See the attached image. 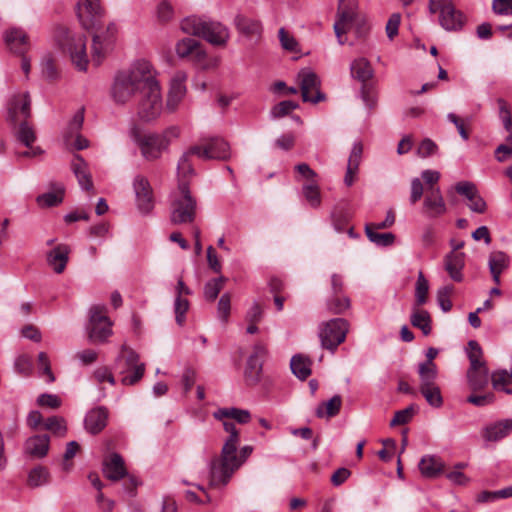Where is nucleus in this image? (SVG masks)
<instances>
[{
	"instance_id": "1",
	"label": "nucleus",
	"mask_w": 512,
	"mask_h": 512,
	"mask_svg": "<svg viewBox=\"0 0 512 512\" xmlns=\"http://www.w3.org/2000/svg\"><path fill=\"white\" fill-rule=\"evenodd\" d=\"M76 15L84 29L96 30L93 35L92 58L99 65L111 49L116 26L114 23H109L105 31H100L105 17L101 0H80L76 4Z\"/></svg>"
},
{
	"instance_id": "2",
	"label": "nucleus",
	"mask_w": 512,
	"mask_h": 512,
	"mask_svg": "<svg viewBox=\"0 0 512 512\" xmlns=\"http://www.w3.org/2000/svg\"><path fill=\"white\" fill-rule=\"evenodd\" d=\"M155 78L148 61H137L127 71L119 72L111 88V95L117 104H125L136 94L143 92Z\"/></svg>"
},
{
	"instance_id": "3",
	"label": "nucleus",
	"mask_w": 512,
	"mask_h": 512,
	"mask_svg": "<svg viewBox=\"0 0 512 512\" xmlns=\"http://www.w3.org/2000/svg\"><path fill=\"white\" fill-rule=\"evenodd\" d=\"M181 29L184 33L202 37L214 46H225L230 38L229 29L222 23L197 16L183 19Z\"/></svg>"
},
{
	"instance_id": "4",
	"label": "nucleus",
	"mask_w": 512,
	"mask_h": 512,
	"mask_svg": "<svg viewBox=\"0 0 512 512\" xmlns=\"http://www.w3.org/2000/svg\"><path fill=\"white\" fill-rule=\"evenodd\" d=\"M238 443H224L219 458H214L210 463V485H226L233 473L243 464L241 458L237 456Z\"/></svg>"
},
{
	"instance_id": "5",
	"label": "nucleus",
	"mask_w": 512,
	"mask_h": 512,
	"mask_svg": "<svg viewBox=\"0 0 512 512\" xmlns=\"http://www.w3.org/2000/svg\"><path fill=\"white\" fill-rule=\"evenodd\" d=\"M58 46L69 53L72 62L80 71H85L88 65L86 54V37L80 33H73L65 26H57L54 33Z\"/></svg>"
},
{
	"instance_id": "6",
	"label": "nucleus",
	"mask_w": 512,
	"mask_h": 512,
	"mask_svg": "<svg viewBox=\"0 0 512 512\" xmlns=\"http://www.w3.org/2000/svg\"><path fill=\"white\" fill-rule=\"evenodd\" d=\"M197 202L191 195L188 182L181 181L178 191L174 193L171 208L170 221L174 225L192 223L196 217Z\"/></svg>"
},
{
	"instance_id": "7",
	"label": "nucleus",
	"mask_w": 512,
	"mask_h": 512,
	"mask_svg": "<svg viewBox=\"0 0 512 512\" xmlns=\"http://www.w3.org/2000/svg\"><path fill=\"white\" fill-rule=\"evenodd\" d=\"M129 135L147 161L158 160L168 151L167 142L160 138L159 133H143L137 125H133Z\"/></svg>"
},
{
	"instance_id": "8",
	"label": "nucleus",
	"mask_w": 512,
	"mask_h": 512,
	"mask_svg": "<svg viewBox=\"0 0 512 512\" xmlns=\"http://www.w3.org/2000/svg\"><path fill=\"white\" fill-rule=\"evenodd\" d=\"M163 109L162 95L158 81L153 79L143 90L137 105V116L143 122L157 119Z\"/></svg>"
},
{
	"instance_id": "9",
	"label": "nucleus",
	"mask_w": 512,
	"mask_h": 512,
	"mask_svg": "<svg viewBox=\"0 0 512 512\" xmlns=\"http://www.w3.org/2000/svg\"><path fill=\"white\" fill-rule=\"evenodd\" d=\"M428 9L431 14H439V24L446 31H459L465 24L464 14L452 0H429Z\"/></svg>"
},
{
	"instance_id": "10",
	"label": "nucleus",
	"mask_w": 512,
	"mask_h": 512,
	"mask_svg": "<svg viewBox=\"0 0 512 512\" xmlns=\"http://www.w3.org/2000/svg\"><path fill=\"white\" fill-rule=\"evenodd\" d=\"M115 368L120 374L133 370V374L126 375L121 379L123 385L136 384L143 377L145 372V365L144 363H139L138 354L126 345L122 346L121 352L115 360Z\"/></svg>"
},
{
	"instance_id": "11",
	"label": "nucleus",
	"mask_w": 512,
	"mask_h": 512,
	"mask_svg": "<svg viewBox=\"0 0 512 512\" xmlns=\"http://www.w3.org/2000/svg\"><path fill=\"white\" fill-rule=\"evenodd\" d=\"M348 329L349 323L343 318H335L322 323L319 327L322 348L334 352L345 341Z\"/></svg>"
},
{
	"instance_id": "12",
	"label": "nucleus",
	"mask_w": 512,
	"mask_h": 512,
	"mask_svg": "<svg viewBox=\"0 0 512 512\" xmlns=\"http://www.w3.org/2000/svg\"><path fill=\"white\" fill-rule=\"evenodd\" d=\"M112 323L106 316V307L96 305L90 309V319L87 325L88 338L92 343H104L112 334Z\"/></svg>"
},
{
	"instance_id": "13",
	"label": "nucleus",
	"mask_w": 512,
	"mask_h": 512,
	"mask_svg": "<svg viewBox=\"0 0 512 512\" xmlns=\"http://www.w3.org/2000/svg\"><path fill=\"white\" fill-rule=\"evenodd\" d=\"M357 0H339L337 9V20L334 23V32L338 39V43H345L342 35L345 34L352 26L357 17Z\"/></svg>"
},
{
	"instance_id": "14",
	"label": "nucleus",
	"mask_w": 512,
	"mask_h": 512,
	"mask_svg": "<svg viewBox=\"0 0 512 512\" xmlns=\"http://www.w3.org/2000/svg\"><path fill=\"white\" fill-rule=\"evenodd\" d=\"M297 80L304 102L316 104L325 100V94L320 91L321 81L315 72L307 68L302 69L297 75Z\"/></svg>"
},
{
	"instance_id": "15",
	"label": "nucleus",
	"mask_w": 512,
	"mask_h": 512,
	"mask_svg": "<svg viewBox=\"0 0 512 512\" xmlns=\"http://www.w3.org/2000/svg\"><path fill=\"white\" fill-rule=\"evenodd\" d=\"M191 152L203 160H227L230 157L229 144L218 137L206 140L201 145L192 146Z\"/></svg>"
},
{
	"instance_id": "16",
	"label": "nucleus",
	"mask_w": 512,
	"mask_h": 512,
	"mask_svg": "<svg viewBox=\"0 0 512 512\" xmlns=\"http://www.w3.org/2000/svg\"><path fill=\"white\" fill-rule=\"evenodd\" d=\"M133 189L138 210L144 215L149 214L154 208V196L148 179L137 175L133 181Z\"/></svg>"
},
{
	"instance_id": "17",
	"label": "nucleus",
	"mask_w": 512,
	"mask_h": 512,
	"mask_svg": "<svg viewBox=\"0 0 512 512\" xmlns=\"http://www.w3.org/2000/svg\"><path fill=\"white\" fill-rule=\"evenodd\" d=\"M31 117V99L27 92L14 95L8 102L7 120L12 125Z\"/></svg>"
},
{
	"instance_id": "18",
	"label": "nucleus",
	"mask_w": 512,
	"mask_h": 512,
	"mask_svg": "<svg viewBox=\"0 0 512 512\" xmlns=\"http://www.w3.org/2000/svg\"><path fill=\"white\" fill-rule=\"evenodd\" d=\"M267 349L261 344L257 343L253 347L252 354L248 357L244 377L248 385H255L260 381L262 373V361L266 356Z\"/></svg>"
},
{
	"instance_id": "19",
	"label": "nucleus",
	"mask_w": 512,
	"mask_h": 512,
	"mask_svg": "<svg viewBox=\"0 0 512 512\" xmlns=\"http://www.w3.org/2000/svg\"><path fill=\"white\" fill-rule=\"evenodd\" d=\"M422 212L429 218H437L446 212V204L439 187L426 188Z\"/></svg>"
},
{
	"instance_id": "20",
	"label": "nucleus",
	"mask_w": 512,
	"mask_h": 512,
	"mask_svg": "<svg viewBox=\"0 0 512 512\" xmlns=\"http://www.w3.org/2000/svg\"><path fill=\"white\" fill-rule=\"evenodd\" d=\"M50 437L47 434L33 435L24 443V454L33 459L44 458L49 451Z\"/></svg>"
},
{
	"instance_id": "21",
	"label": "nucleus",
	"mask_w": 512,
	"mask_h": 512,
	"mask_svg": "<svg viewBox=\"0 0 512 512\" xmlns=\"http://www.w3.org/2000/svg\"><path fill=\"white\" fill-rule=\"evenodd\" d=\"M238 33L248 39H259L262 34V24L259 20L238 14L234 19Z\"/></svg>"
},
{
	"instance_id": "22",
	"label": "nucleus",
	"mask_w": 512,
	"mask_h": 512,
	"mask_svg": "<svg viewBox=\"0 0 512 512\" xmlns=\"http://www.w3.org/2000/svg\"><path fill=\"white\" fill-rule=\"evenodd\" d=\"M107 421L108 410L106 407L93 408L85 416V429L93 435L98 434L106 427Z\"/></svg>"
},
{
	"instance_id": "23",
	"label": "nucleus",
	"mask_w": 512,
	"mask_h": 512,
	"mask_svg": "<svg viewBox=\"0 0 512 512\" xmlns=\"http://www.w3.org/2000/svg\"><path fill=\"white\" fill-rule=\"evenodd\" d=\"M103 473L106 478L118 481L127 475L124 460L118 453L110 454L103 462Z\"/></svg>"
},
{
	"instance_id": "24",
	"label": "nucleus",
	"mask_w": 512,
	"mask_h": 512,
	"mask_svg": "<svg viewBox=\"0 0 512 512\" xmlns=\"http://www.w3.org/2000/svg\"><path fill=\"white\" fill-rule=\"evenodd\" d=\"M69 253L70 249L65 244H59L47 253V263L55 273L61 274L65 270Z\"/></svg>"
},
{
	"instance_id": "25",
	"label": "nucleus",
	"mask_w": 512,
	"mask_h": 512,
	"mask_svg": "<svg viewBox=\"0 0 512 512\" xmlns=\"http://www.w3.org/2000/svg\"><path fill=\"white\" fill-rule=\"evenodd\" d=\"M445 270L450 278L456 282L463 280L462 270L465 265V254L452 251L444 259Z\"/></svg>"
},
{
	"instance_id": "26",
	"label": "nucleus",
	"mask_w": 512,
	"mask_h": 512,
	"mask_svg": "<svg viewBox=\"0 0 512 512\" xmlns=\"http://www.w3.org/2000/svg\"><path fill=\"white\" fill-rule=\"evenodd\" d=\"M71 168L78 180L79 185L82 187V189H85V190L93 189V182H92L91 173L88 169V164L80 155L74 156L72 163H71Z\"/></svg>"
},
{
	"instance_id": "27",
	"label": "nucleus",
	"mask_w": 512,
	"mask_h": 512,
	"mask_svg": "<svg viewBox=\"0 0 512 512\" xmlns=\"http://www.w3.org/2000/svg\"><path fill=\"white\" fill-rule=\"evenodd\" d=\"M490 376L487 365L483 367H469L467 370V381L470 389L474 392L483 390L487 387Z\"/></svg>"
},
{
	"instance_id": "28",
	"label": "nucleus",
	"mask_w": 512,
	"mask_h": 512,
	"mask_svg": "<svg viewBox=\"0 0 512 512\" xmlns=\"http://www.w3.org/2000/svg\"><path fill=\"white\" fill-rule=\"evenodd\" d=\"M512 431V419H505L491 425L483 430V438L489 442H496L506 437Z\"/></svg>"
},
{
	"instance_id": "29",
	"label": "nucleus",
	"mask_w": 512,
	"mask_h": 512,
	"mask_svg": "<svg viewBox=\"0 0 512 512\" xmlns=\"http://www.w3.org/2000/svg\"><path fill=\"white\" fill-rule=\"evenodd\" d=\"M351 75L354 79L361 82V84L369 83L374 76V70L370 62L363 57L355 59L350 65Z\"/></svg>"
},
{
	"instance_id": "30",
	"label": "nucleus",
	"mask_w": 512,
	"mask_h": 512,
	"mask_svg": "<svg viewBox=\"0 0 512 512\" xmlns=\"http://www.w3.org/2000/svg\"><path fill=\"white\" fill-rule=\"evenodd\" d=\"M488 266L493 281L500 284V275L509 266V257L502 251H494L489 255Z\"/></svg>"
},
{
	"instance_id": "31",
	"label": "nucleus",
	"mask_w": 512,
	"mask_h": 512,
	"mask_svg": "<svg viewBox=\"0 0 512 512\" xmlns=\"http://www.w3.org/2000/svg\"><path fill=\"white\" fill-rule=\"evenodd\" d=\"M186 94V87L184 85V77H175L171 82V87L168 93L166 107L169 111L173 112L178 107Z\"/></svg>"
},
{
	"instance_id": "32",
	"label": "nucleus",
	"mask_w": 512,
	"mask_h": 512,
	"mask_svg": "<svg viewBox=\"0 0 512 512\" xmlns=\"http://www.w3.org/2000/svg\"><path fill=\"white\" fill-rule=\"evenodd\" d=\"M5 41L14 53L22 55L27 49L28 36L22 29L13 28L5 33Z\"/></svg>"
},
{
	"instance_id": "33",
	"label": "nucleus",
	"mask_w": 512,
	"mask_h": 512,
	"mask_svg": "<svg viewBox=\"0 0 512 512\" xmlns=\"http://www.w3.org/2000/svg\"><path fill=\"white\" fill-rule=\"evenodd\" d=\"M410 322L414 327L420 329L425 336L431 333V316L428 311L421 309V306H412Z\"/></svg>"
},
{
	"instance_id": "34",
	"label": "nucleus",
	"mask_w": 512,
	"mask_h": 512,
	"mask_svg": "<svg viewBox=\"0 0 512 512\" xmlns=\"http://www.w3.org/2000/svg\"><path fill=\"white\" fill-rule=\"evenodd\" d=\"M65 189L62 184H53V190L42 195L36 199L40 207H53L62 203L64 198Z\"/></svg>"
},
{
	"instance_id": "35",
	"label": "nucleus",
	"mask_w": 512,
	"mask_h": 512,
	"mask_svg": "<svg viewBox=\"0 0 512 512\" xmlns=\"http://www.w3.org/2000/svg\"><path fill=\"white\" fill-rule=\"evenodd\" d=\"M213 415L218 420L233 419L240 424H246L251 420L250 412L239 408H220Z\"/></svg>"
},
{
	"instance_id": "36",
	"label": "nucleus",
	"mask_w": 512,
	"mask_h": 512,
	"mask_svg": "<svg viewBox=\"0 0 512 512\" xmlns=\"http://www.w3.org/2000/svg\"><path fill=\"white\" fill-rule=\"evenodd\" d=\"M444 464L435 456H424L419 462V469L427 478L437 477L443 470Z\"/></svg>"
},
{
	"instance_id": "37",
	"label": "nucleus",
	"mask_w": 512,
	"mask_h": 512,
	"mask_svg": "<svg viewBox=\"0 0 512 512\" xmlns=\"http://www.w3.org/2000/svg\"><path fill=\"white\" fill-rule=\"evenodd\" d=\"M342 406V398L339 395L333 396L326 402L320 404L316 409V416L318 418H332L336 416L341 409Z\"/></svg>"
},
{
	"instance_id": "38",
	"label": "nucleus",
	"mask_w": 512,
	"mask_h": 512,
	"mask_svg": "<svg viewBox=\"0 0 512 512\" xmlns=\"http://www.w3.org/2000/svg\"><path fill=\"white\" fill-rule=\"evenodd\" d=\"M17 124L19 125L18 128L15 127L16 139L26 147H31L36 140V134L33 127L30 125L28 120H23Z\"/></svg>"
},
{
	"instance_id": "39",
	"label": "nucleus",
	"mask_w": 512,
	"mask_h": 512,
	"mask_svg": "<svg viewBox=\"0 0 512 512\" xmlns=\"http://www.w3.org/2000/svg\"><path fill=\"white\" fill-rule=\"evenodd\" d=\"M378 229L365 225V233L367 238L377 246L387 247L391 246L395 241V235L391 232L378 233Z\"/></svg>"
},
{
	"instance_id": "40",
	"label": "nucleus",
	"mask_w": 512,
	"mask_h": 512,
	"mask_svg": "<svg viewBox=\"0 0 512 512\" xmlns=\"http://www.w3.org/2000/svg\"><path fill=\"white\" fill-rule=\"evenodd\" d=\"M310 361L302 355L292 357L290 367L295 376L301 380H305L311 374Z\"/></svg>"
},
{
	"instance_id": "41",
	"label": "nucleus",
	"mask_w": 512,
	"mask_h": 512,
	"mask_svg": "<svg viewBox=\"0 0 512 512\" xmlns=\"http://www.w3.org/2000/svg\"><path fill=\"white\" fill-rule=\"evenodd\" d=\"M429 283L422 271L418 272L415 285V301L412 306H422L428 300Z\"/></svg>"
},
{
	"instance_id": "42",
	"label": "nucleus",
	"mask_w": 512,
	"mask_h": 512,
	"mask_svg": "<svg viewBox=\"0 0 512 512\" xmlns=\"http://www.w3.org/2000/svg\"><path fill=\"white\" fill-rule=\"evenodd\" d=\"M327 309L333 314H342L351 306L350 299L344 294H333L326 302Z\"/></svg>"
},
{
	"instance_id": "43",
	"label": "nucleus",
	"mask_w": 512,
	"mask_h": 512,
	"mask_svg": "<svg viewBox=\"0 0 512 512\" xmlns=\"http://www.w3.org/2000/svg\"><path fill=\"white\" fill-rule=\"evenodd\" d=\"M418 374L420 379L419 389L437 386L438 369L437 367H429L418 365Z\"/></svg>"
},
{
	"instance_id": "44",
	"label": "nucleus",
	"mask_w": 512,
	"mask_h": 512,
	"mask_svg": "<svg viewBox=\"0 0 512 512\" xmlns=\"http://www.w3.org/2000/svg\"><path fill=\"white\" fill-rule=\"evenodd\" d=\"M195 155V153L191 152V147L183 153L181 158L179 159L177 171L179 177V183L181 181L187 182V178L194 174V169L191 163V156Z\"/></svg>"
},
{
	"instance_id": "45",
	"label": "nucleus",
	"mask_w": 512,
	"mask_h": 512,
	"mask_svg": "<svg viewBox=\"0 0 512 512\" xmlns=\"http://www.w3.org/2000/svg\"><path fill=\"white\" fill-rule=\"evenodd\" d=\"M49 480L50 473L48 469L44 466L39 465L29 472L27 484L32 488H36L47 484Z\"/></svg>"
},
{
	"instance_id": "46",
	"label": "nucleus",
	"mask_w": 512,
	"mask_h": 512,
	"mask_svg": "<svg viewBox=\"0 0 512 512\" xmlns=\"http://www.w3.org/2000/svg\"><path fill=\"white\" fill-rule=\"evenodd\" d=\"M303 195L309 205L318 208L321 204L320 189L317 182L306 183L302 187Z\"/></svg>"
},
{
	"instance_id": "47",
	"label": "nucleus",
	"mask_w": 512,
	"mask_h": 512,
	"mask_svg": "<svg viewBox=\"0 0 512 512\" xmlns=\"http://www.w3.org/2000/svg\"><path fill=\"white\" fill-rule=\"evenodd\" d=\"M226 278L220 276L208 281L204 286V297L207 301H214L223 289Z\"/></svg>"
},
{
	"instance_id": "48",
	"label": "nucleus",
	"mask_w": 512,
	"mask_h": 512,
	"mask_svg": "<svg viewBox=\"0 0 512 512\" xmlns=\"http://www.w3.org/2000/svg\"><path fill=\"white\" fill-rule=\"evenodd\" d=\"M468 359L470 362V367H483L486 365V362L483 360V351L480 345L475 340H470L468 342Z\"/></svg>"
},
{
	"instance_id": "49",
	"label": "nucleus",
	"mask_w": 512,
	"mask_h": 512,
	"mask_svg": "<svg viewBox=\"0 0 512 512\" xmlns=\"http://www.w3.org/2000/svg\"><path fill=\"white\" fill-rule=\"evenodd\" d=\"M419 390L430 406L434 408H439L443 405V397L441 395V390L438 385L430 386L428 388H421Z\"/></svg>"
},
{
	"instance_id": "50",
	"label": "nucleus",
	"mask_w": 512,
	"mask_h": 512,
	"mask_svg": "<svg viewBox=\"0 0 512 512\" xmlns=\"http://www.w3.org/2000/svg\"><path fill=\"white\" fill-rule=\"evenodd\" d=\"M190 60L203 69H208L217 65L216 59H208L207 53L200 43H198L197 47L193 51Z\"/></svg>"
},
{
	"instance_id": "51",
	"label": "nucleus",
	"mask_w": 512,
	"mask_h": 512,
	"mask_svg": "<svg viewBox=\"0 0 512 512\" xmlns=\"http://www.w3.org/2000/svg\"><path fill=\"white\" fill-rule=\"evenodd\" d=\"M490 379L495 390L503 391L505 393L506 390H511L510 388H507V385L512 383V381H510V377L508 376V370H496L492 372Z\"/></svg>"
},
{
	"instance_id": "52",
	"label": "nucleus",
	"mask_w": 512,
	"mask_h": 512,
	"mask_svg": "<svg viewBox=\"0 0 512 512\" xmlns=\"http://www.w3.org/2000/svg\"><path fill=\"white\" fill-rule=\"evenodd\" d=\"M84 121V110L80 109L75 113L73 118L68 124L67 132L65 133V141L66 143L70 142V138H74V134H78L80 129L82 128Z\"/></svg>"
},
{
	"instance_id": "53",
	"label": "nucleus",
	"mask_w": 512,
	"mask_h": 512,
	"mask_svg": "<svg viewBox=\"0 0 512 512\" xmlns=\"http://www.w3.org/2000/svg\"><path fill=\"white\" fill-rule=\"evenodd\" d=\"M454 288L452 285H446L438 289L437 291V302L443 312H449L452 309V302L450 296L452 295Z\"/></svg>"
},
{
	"instance_id": "54",
	"label": "nucleus",
	"mask_w": 512,
	"mask_h": 512,
	"mask_svg": "<svg viewBox=\"0 0 512 512\" xmlns=\"http://www.w3.org/2000/svg\"><path fill=\"white\" fill-rule=\"evenodd\" d=\"M44 428L46 430L53 432L54 434H56L60 437L64 436L67 431V427H66L64 418L59 417V416L49 417L44 422Z\"/></svg>"
},
{
	"instance_id": "55",
	"label": "nucleus",
	"mask_w": 512,
	"mask_h": 512,
	"mask_svg": "<svg viewBox=\"0 0 512 512\" xmlns=\"http://www.w3.org/2000/svg\"><path fill=\"white\" fill-rule=\"evenodd\" d=\"M299 105L291 100L281 101L271 109V116L273 118H281L290 114L293 110L297 109Z\"/></svg>"
},
{
	"instance_id": "56",
	"label": "nucleus",
	"mask_w": 512,
	"mask_h": 512,
	"mask_svg": "<svg viewBox=\"0 0 512 512\" xmlns=\"http://www.w3.org/2000/svg\"><path fill=\"white\" fill-rule=\"evenodd\" d=\"M198 41L192 38H184L176 45V53L180 58L191 57L198 45Z\"/></svg>"
},
{
	"instance_id": "57",
	"label": "nucleus",
	"mask_w": 512,
	"mask_h": 512,
	"mask_svg": "<svg viewBox=\"0 0 512 512\" xmlns=\"http://www.w3.org/2000/svg\"><path fill=\"white\" fill-rule=\"evenodd\" d=\"M189 309V302L187 299L176 296L174 302L175 320L179 326L185 323V314Z\"/></svg>"
},
{
	"instance_id": "58",
	"label": "nucleus",
	"mask_w": 512,
	"mask_h": 512,
	"mask_svg": "<svg viewBox=\"0 0 512 512\" xmlns=\"http://www.w3.org/2000/svg\"><path fill=\"white\" fill-rule=\"evenodd\" d=\"M361 99L365 103V105L372 109L376 106L377 98L375 93V88L372 84L367 83L361 85L360 89Z\"/></svg>"
},
{
	"instance_id": "59",
	"label": "nucleus",
	"mask_w": 512,
	"mask_h": 512,
	"mask_svg": "<svg viewBox=\"0 0 512 512\" xmlns=\"http://www.w3.org/2000/svg\"><path fill=\"white\" fill-rule=\"evenodd\" d=\"M437 151L438 145L432 139L425 138L419 144L416 153L421 158H427L436 154Z\"/></svg>"
},
{
	"instance_id": "60",
	"label": "nucleus",
	"mask_w": 512,
	"mask_h": 512,
	"mask_svg": "<svg viewBox=\"0 0 512 512\" xmlns=\"http://www.w3.org/2000/svg\"><path fill=\"white\" fill-rule=\"evenodd\" d=\"M231 310V296L229 293H224L218 302L217 313L218 317L223 321L227 322Z\"/></svg>"
},
{
	"instance_id": "61",
	"label": "nucleus",
	"mask_w": 512,
	"mask_h": 512,
	"mask_svg": "<svg viewBox=\"0 0 512 512\" xmlns=\"http://www.w3.org/2000/svg\"><path fill=\"white\" fill-rule=\"evenodd\" d=\"M497 103L499 105V116L503 122L504 128L508 132H511L512 131V116H511V112L508 108L507 102L504 99L499 98L497 100Z\"/></svg>"
},
{
	"instance_id": "62",
	"label": "nucleus",
	"mask_w": 512,
	"mask_h": 512,
	"mask_svg": "<svg viewBox=\"0 0 512 512\" xmlns=\"http://www.w3.org/2000/svg\"><path fill=\"white\" fill-rule=\"evenodd\" d=\"M414 406L411 405L403 410H399L395 413L394 417L390 421L391 426H398V425H404L408 423L413 414H414Z\"/></svg>"
},
{
	"instance_id": "63",
	"label": "nucleus",
	"mask_w": 512,
	"mask_h": 512,
	"mask_svg": "<svg viewBox=\"0 0 512 512\" xmlns=\"http://www.w3.org/2000/svg\"><path fill=\"white\" fill-rule=\"evenodd\" d=\"M295 171L299 175V178H297L298 181L305 179L307 183L317 182V173L307 163L297 164Z\"/></svg>"
},
{
	"instance_id": "64",
	"label": "nucleus",
	"mask_w": 512,
	"mask_h": 512,
	"mask_svg": "<svg viewBox=\"0 0 512 512\" xmlns=\"http://www.w3.org/2000/svg\"><path fill=\"white\" fill-rule=\"evenodd\" d=\"M278 34L281 46L285 50L290 52L297 51L298 43L293 36H291L284 28H280Z\"/></svg>"
}]
</instances>
